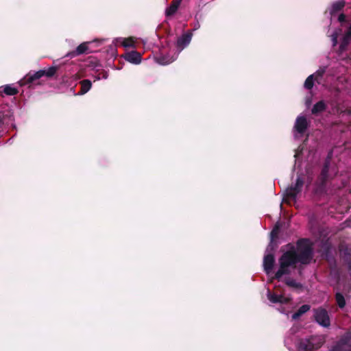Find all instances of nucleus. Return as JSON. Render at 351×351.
I'll use <instances>...</instances> for the list:
<instances>
[{"label": "nucleus", "instance_id": "nucleus-23", "mask_svg": "<svg viewBox=\"0 0 351 351\" xmlns=\"http://www.w3.org/2000/svg\"><path fill=\"white\" fill-rule=\"evenodd\" d=\"M314 75H310L304 82V88L307 90H311L314 85Z\"/></svg>", "mask_w": 351, "mask_h": 351}, {"label": "nucleus", "instance_id": "nucleus-9", "mask_svg": "<svg viewBox=\"0 0 351 351\" xmlns=\"http://www.w3.org/2000/svg\"><path fill=\"white\" fill-rule=\"evenodd\" d=\"M275 258L273 254H268L264 256L263 258V267L265 272L269 275L274 266Z\"/></svg>", "mask_w": 351, "mask_h": 351}, {"label": "nucleus", "instance_id": "nucleus-13", "mask_svg": "<svg viewBox=\"0 0 351 351\" xmlns=\"http://www.w3.org/2000/svg\"><path fill=\"white\" fill-rule=\"evenodd\" d=\"M298 349L300 351H313L315 347L310 339H301L298 343Z\"/></svg>", "mask_w": 351, "mask_h": 351}, {"label": "nucleus", "instance_id": "nucleus-10", "mask_svg": "<svg viewBox=\"0 0 351 351\" xmlns=\"http://www.w3.org/2000/svg\"><path fill=\"white\" fill-rule=\"evenodd\" d=\"M192 38V34L191 32H188L182 35V36L179 37L177 40L176 47L180 50L182 51L184 47L189 45Z\"/></svg>", "mask_w": 351, "mask_h": 351}, {"label": "nucleus", "instance_id": "nucleus-27", "mask_svg": "<svg viewBox=\"0 0 351 351\" xmlns=\"http://www.w3.org/2000/svg\"><path fill=\"white\" fill-rule=\"evenodd\" d=\"M351 41V35L350 34V33H346L343 38V41H342V43L341 45V46H343V45H348L350 42Z\"/></svg>", "mask_w": 351, "mask_h": 351}, {"label": "nucleus", "instance_id": "nucleus-6", "mask_svg": "<svg viewBox=\"0 0 351 351\" xmlns=\"http://www.w3.org/2000/svg\"><path fill=\"white\" fill-rule=\"evenodd\" d=\"M89 43H90L88 42H84L81 43L80 45L77 47V48L75 50L69 51L65 56L69 58H73L80 55L88 54L90 53L91 51L89 49L88 47Z\"/></svg>", "mask_w": 351, "mask_h": 351}, {"label": "nucleus", "instance_id": "nucleus-28", "mask_svg": "<svg viewBox=\"0 0 351 351\" xmlns=\"http://www.w3.org/2000/svg\"><path fill=\"white\" fill-rule=\"evenodd\" d=\"M330 351H349L344 347H341L339 345L335 344L332 348L330 350Z\"/></svg>", "mask_w": 351, "mask_h": 351}, {"label": "nucleus", "instance_id": "nucleus-22", "mask_svg": "<svg viewBox=\"0 0 351 351\" xmlns=\"http://www.w3.org/2000/svg\"><path fill=\"white\" fill-rule=\"evenodd\" d=\"M335 300L339 308H343L346 306L345 298L341 293H336Z\"/></svg>", "mask_w": 351, "mask_h": 351}, {"label": "nucleus", "instance_id": "nucleus-26", "mask_svg": "<svg viewBox=\"0 0 351 351\" xmlns=\"http://www.w3.org/2000/svg\"><path fill=\"white\" fill-rule=\"evenodd\" d=\"M134 45V41L133 40V39L132 38H125V39H124V40L123 42V45L125 47H133Z\"/></svg>", "mask_w": 351, "mask_h": 351}, {"label": "nucleus", "instance_id": "nucleus-29", "mask_svg": "<svg viewBox=\"0 0 351 351\" xmlns=\"http://www.w3.org/2000/svg\"><path fill=\"white\" fill-rule=\"evenodd\" d=\"M346 16L344 14L341 13L339 14V17H338V21L341 23H343L346 21Z\"/></svg>", "mask_w": 351, "mask_h": 351}, {"label": "nucleus", "instance_id": "nucleus-3", "mask_svg": "<svg viewBox=\"0 0 351 351\" xmlns=\"http://www.w3.org/2000/svg\"><path fill=\"white\" fill-rule=\"evenodd\" d=\"M304 181L302 178L298 176L296 179V182L294 184H291L289 186L284 195L283 202L287 204H291V202L295 203L296 202L297 195L301 193Z\"/></svg>", "mask_w": 351, "mask_h": 351}, {"label": "nucleus", "instance_id": "nucleus-17", "mask_svg": "<svg viewBox=\"0 0 351 351\" xmlns=\"http://www.w3.org/2000/svg\"><path fill=\"white\" fill-rule=\"evenodd\" d=\"M310 308L311 307H310V306L308 304H303V305H302L298 308V310L292 315V319H298L303 314H304L305 313L308 311L310 310Z\"/></svg>", "mask_w": 351, "mask_h": 351}, {"label": "nucleus", "instance_id": "nucleus-7", "mask_svg": "<svg viewBox=\"0 0 351 351\" xmlns=\"http://www.w3.org/2000/svg\"><path fill=\"white\" fill-rule=\"evenodd\" d=\"M309 127V123L304 116H298L296 118L294 129L300 134L303 135Z\"/></svg>", "mask_w": 351, "mask_h": 351}, {"label": "nucleus", "instance_id": "nucleus-1", "mask_svg": "<svg viewBox=\"0 0 351 351\" xmlns=\"http://www.w3.org/2000/svg\"><path fill=\"white\" fill-rule=\"evenodd\" d=\"M313 248L308 239H301L297 242V247H291L284 252L278 259L279 269L274 278L280 280L284 275H289L291 269H297L298 274L302 275L303 265H308L313 258Z\"/></svg>", "mask_w": 351, "mask_h": 351}, {"label": "nucleus", "instance_id": "nucleus-30", "mask_svg": "<svg viewBox=\"0 0 351 351\" xmlns=\"http://www.w3.org/2000/svg\"><path fill=\"white\" fill-rule=\"evenodd\" d=\"M348 265V269L350 273V276H351V261L345 263Z\"/></svg>", "mask_w": 351, "mask_h": 351}, {"label": "nucleus", "instance_id": "nucleus-16", "mask_svg": "<svg viewBox=\"0 0 351 351\" xmlns=\"http://www.w3.org/2000/svg\"><path fill=\"white\" fill-rule=\"evenodd\" d=\"M1 88H0V95L2 96V93H5V95H10V96H13V95H15L16 94H18L19 93V90L16 88L15 87H12L10 85H5L4 87H3V90H1Z\"/></svg>", "mask_w": 351, "mask_h": 351}, {"label": "nucleus", "instance_id": "nucleus-8", "mask_svg": "<svg viewBox=\"0 0 351 351\" xmlns=\"http://www.w3.org/2000/svg\"><path fill=\"white\" fill-rule=\"evenodd\" d=\"M339 250L344 263L351 261V246H349L344 242H341L339 245Z\"/></svg>", "mask_w": 351, "mask_h": 351}, {"label": "nucleus", "instance_id": "nucleus-31", "mask_svg": "<svg viewBox=\"0 0 351 351\" xmlns=\"http://www.w3.org/2000/svg\"><path fill=\"white\" fill-rule=\"evenodd\" d=\"M347 32V33H350V34L351 35V25H350V26L348 27V30H347V32Z\"/></svg>", "mask_w": 351, "mask_h": 351}, {"label": "nucleus", "instance_id": "nucleus-20", "mask_svg": "<svg viewBox=\"0 0 351 351\" xmlns=\"http://www.w3.org/2000/svg\"><path fill=\"white\" fill-rule=\"evenodd\" d=\"M346 2L343 0H339L334 2L332 5L331 14H335L343 10L345 7Z\"/></svg>", "mask_w": 351, "mask_h": 351}, {"label": "nucleus", "instance_id": "nucleus-24", "mask_svg": "<svg viewBox=\"0 0 351 351\" xmlns=\"http://www.w3.org/2000/svg\"><path fill=\"white\" fill-rule=\"evenodd\" d=\"M325 73V69H319L313 75H314V79L316 82L319 83V80H321Z\"/></svg>", "mask_w": 351, "mask_h": 351}, {"label": "nucleus", "instance_id": "nucleus-15", "mask_svg": "<svg viewBox=\"0 0 351 351\" xmlns=\"http://www.w3.org/2000/svg\"><path fill=\"white\" fill-rule=\"evenodd\" d=\"M327 108V106L324 100H320L315 104L311 109V113L317 116L320 113L324 112Z\"/></svg>", "mask_w": 351, "mask_h": 351}, {"label": "nucleus", "instance_id": "nucleus-2", "mask_svg": "<svg viewBox=\"0 0 351 351\" xmlns=\"http://www.w3.org/2000/svg\"><path fill=\"white\" fill-rule=\"evenodd\" d=\"M58 69V67L54 66H51L47 69H41L34 73L30 71L23 77L22 82L23 84H36L37 80L40 79L42 77L51 78L55 75Z\"/></svg>", "mask_w": 351, "mask_h": 351}, {"label": "nucleus", "instance_id": "nucleus-5", "mask_svg": "<svg viewBox=\"0 0 351 351\" xmlns=\"http://www.w3.org/2000/svg\"><path fill=\"white\" fill-rule=\"evenodd\" d=\"M315 321L322 326L328 328L330 326V320L328 311L322 307L313 310Z\"/></svg>", "mask_w": 351, "mask_h": 351}, {"label": "nucleus", "instance_id": "nucleus-21", "mask_svg": "<svg viewBox=\"0 0 351 351\" xmlns=\"http://www.w3.org/2000/svg\"><path fill=\"white\" fill-rule=\"evenodd\" d=\"M285 284L292 288L295 289H302V285L300 282H297L295 280L291 279L290 278H287L285 279Z\"/></svg>", "mask_w": 351, "mask_h": 351}, {"label": "nucleus", "instance_id": "nucleus-12", "mask_svg": "<svg viewBox=\"0 0 351 351\" xmlns=\"http://www.w3.org/2000/svg\"><path fill=\"white\" fill-rule=\"evenodd\" d=\"M268 300L274 304H286L289 302L288 299L284 297L282 295H277L275 293H271L269 291H268L267 293Z\"/></svg>", "mask_w": 351, "mask_h": 351}, {"label": "nucleus", "instance_id": "nucleus-25", "mask_svg": "<svg viewBox=\"0 0 351 351\" xmlns=\"http://www.w3.org/2000/svg\"><path fill=\"white\" fill-rule=\"evenodd\" d=\"M97 75L96 76V78L97 80L100 79H107L108 77V72L105 70L101 69V71L97 70Z\"/></svg>", "mask_w": 351, "mask_h": 351}, {"label": "nucleus", "instance_id": "nucleus-18", "mask_svg": "<svg viewBox=\"0 0 351 351\" xmlns=\"http://www.w3.org/2000/svg\"><path fill=\"white\" fill-rule=\"evenodd\" d=\"M351 341V332H348L344 334L340 339L336 343L337 345H339L341 347H344L347 346Z\"/></svg>", "mask_w": 351, "mask_h": 351}, {"label": "nucleus", "instance_id": "nucleus-19", "mask_svg": "<svg viewBox=\"0 0 351 351\" xmlns=\"http://www.w3.org/2000/svg\"><path fill=\"white\" fill-rule=\"evenodd\" d=\"M80 94L84 95L90 89L92 83L89 80H83L80 82Z\"/></svg>", "mask_w": 351, "mask_h": 351}, {"label": "nucleus", "instance_id": "nucleus-14", "mask_svg": "<svg viewBox=\"0 0 351 351\" xmlns=\"http://www.w3.org/2000/svg\"><path fill=\"white\" fill-rule=\"evenodd\" d=\"M182 1V0H173L170 5L165 10L166 16L169 17L175 14L180 5Z\"/></svg>", "mask_w": 351, "mask_h": 351}, {"label": "nucleus", "instance_id": "nucleus-4", "mask_svg": "<svg viewBox=\"0 0 351 351\" xmlns=\"http://www.w3.org/2000/svg\"><path fill=\"white\" fill-rule=\"evenodd\" d=\"M330 163L331 156H328L325 159L321 173L318 177V182L320 187H324L328 180L337 174V171L335 167L331 169V171L333 173V176H332L330 173Z\"/></svg>", "mask_w": 351, "mask_h": 351}, {"label": "nucleus", "instance_id": "nucleus-11", "mask_svg": "<svg viewBox=\"0 0 351 351\" xmlns=\"http://www.w3.org/2000/svg\"><path fill=\"white\" fill-rule=\"evenodd\" d=\"M124 59L132 64H138L141 62V54L136 51H132L123 55Z\"/></svg>", "mask_w": 351, "mask_h": 351}]
</instances>
